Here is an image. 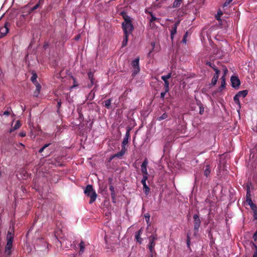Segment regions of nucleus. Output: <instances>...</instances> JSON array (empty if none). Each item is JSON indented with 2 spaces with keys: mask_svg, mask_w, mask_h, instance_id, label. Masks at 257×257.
<instances>
[{
  "mask_svg": "<svg viewBox=\"0 0 257 257\" xmlns=\"http://www.w3.org/2000/svg\"><path fill=\"white\" fill-rule=\"evenodd\" d=\"M179 23L177 22L175 24H174L173 25V27L172 28V30L171 31V38L173 40L174 38V36L177 33V27L178 26Z\"/></svg>",
  "mask_w": 257,
  "mask_h": 257,
  "instance_id": "nucleus-13",
  "label": "nucleus"
},
{
  "mask_svg": "<svg viewBox=\"0 0 257 257\" xmlns=\"http://www.w3.org/2000/svg\"><path fill=\"white\" fill-rule=\"evenodd\" d=\"M246 202L249 206H250V204H251L253 203V202H252L251 199L250 197V194H249L248 190H247V194H246Z\"/></svg>",
  "mask_w": 257,
  "mask_h": 257,
  "instance_id": "nucleus-26",
  "label": "nucleus"
},
{
  "mask_svg": "<svg viewBox=\"0 0 257 257\" xmlns=\"http://www.w3.org/2000/svg\"><path fill=\"white\" fill-rule=\"evenodd\" d=\"M214 63H216V64H220V63H221V62L219 61H214L213 60L212 57H211L210 59V61H207L205 64L210 65V64H214Z\"/></svg>",
  "mask_w": 257,
  "mask_h": 257,
  "instance_id": "nucleus-23",
  "label": "nucleus"
},
{
  "mask_svg": "<svg viewBox=\"0 0 257 257\" xmlns=\"http://www.w3.org/2000/svg\"><path fill=\"white\" fill-rule=\"evenodd\" d=\"M239 97L236 94L234 96L233 100H234V102H235V103H236L237 104H238V105L240 106V102H239Z\"/></svg>",
  "mask_w": 257,
  "mask_h": 257,
  "instance_id": "nucleus-30",
  "label": "nucleus"
},
{
  "mask_svg": "<svg viewBox=\"0 0 257 257\" xmlns=\"http://www.w3.org/2000/svg\"><path fill=\"white\" fill-rule=\"evenodd\" d=\"M212 68L215 71V74L214 75L213 78L218 80L220 71L218 69H217L216 67H212Z\"/></svg>",
  "mask_w": 257,
  "mask_h": 257,
  "instance_id": "nucleus-25",
  "label": "nucleus"
},
{
  "mask_svg": "<svg viewBox=\"0 0 257 257\" xmlns=\"http://www.w3.org/2000/svg\"><path fill=\"white\" fill-rule=\"evenodd\" d=\"M139 71V65H134V71L132 73V76H135Z\"/></svg>",
  "mask_w": 257,
  "mask_h": 257,
  "instance_id": "nucleus-21",
  "label": "nucleus"
},
{
  "mask_svg": "<svg viewBox=\"0 0 257 257\" xmlns=\"http://www.w3.org/2000/svg\"><path fill=\"white\" fill-rule=\"evenodd\" d=\"M40 91H36V90H35V91H34V96H35V97H38V95H39V93H40Z\"/></svg>",
  "mask_w": 257,
  "mask_h": 257,
  "instance_id": "nucleus-49",
  "label": "nucleus"
},
{
  "mask_svg": "<svg viewBox=\"0 0 257 257\" xmlns=\"http://www.w3.org/2000/svg\"><path fill=\"white\" fill-rule=\"evenodd\" d=\"M199 113L200 114H203L204 112V107H203V105L200 103L199 104Z\"/></svg>",
  "mask_w": 257,
  "mask_h": 257,
  "instance_id": "nucleus-31",
  "label": "nucleus"
},
{
  "mask_svg": "<svg viewBox=\"0 0 257 257\" xmlns=\"http://www.w3.org/2000/svg\"><path fill=\"white\" fill-rule=\"evenodd\" d=\"M21 123L20 122V120H17L15 124V125L14 126H13L12 127V128L10 130V133L18 129L19 128H20V127L21 126Z\"/></svg>",
  "mask_w": 257,
  "mask_h": 257,
  "instance_id": "nucleus-17",
  "label": "nucleus"
},
{
  "mask_svg": "<svg viewBox=\"0 0 257 257\" xmlns=\"http://www.w3.org/2000/svg\"><path fill=\"white\" fill-rule=\"evenodd\" d=\"M149 188L146 185V193L149 191Z\"/></svg>",
  "mask_w": 257,
  "mask_h": 257,
  "instance_id": "nucleus-60",
  "label": "nucleus"
},
{
  "mask_svg": "<svg viewBox=\"0 0 257 257\" xmlns=\"http://www.w3.org/2000/svg\"><path fill=\"white\" fill-rule=\"evenodd\" d=\"M210 171V166L209 165H207L204 170V175L207 177L209 175Z\"/></svg>",
  "mask_w": 257,
  "mask_h": 257,
  "instance_id": "nucleus-24",
  "label": "nucleus"
},
{
  "mask_svg": "<svg viewBox=\"0 0 257 257\" xmlns=\"http://www.w3.org/2000/svg\"><path fill=\"white\" fill-rule=\"evenodd\" d=\"M13 239V234H12V232L8 231L7 235V243L5 249V254L7 256H9L11 254V249L12 248Z\"/></svg>",
  "mask_w": 257,
  "mask_h": 257,
  "instance_id": "nucleus-2",
  "label": "nucleus"
},
{
  "mask_svg": "<svg viewBox=\"0 0 257 257\" xmlns=\"http://www.w3.org/2000/svg\"><path fill=\"white\" fill-rule=\"evenodd\" d=\"M79 247H80V252H83L85 249V244L84 242L81 240L80 243H79Z\"/></svg>",
  "mask_w": 257,
  "mask_h": 257,
  "instance_id": "nucleus-27",
  "label": "nucleus"
},
{
  "mask_svg": "<svg viewBox=\"0 0 257 257\" xmlns=\"http://www.w3.org/2000/svg\"><path fill=\"white\" fill-rule=\"evenodd\" d=\"M44 2V0H39L37 4L38 5L39 7H40L42 6V5H43Z\"/></svg>",
  "mask_w": 257,
  "mask_h": 257,
  "instance_id": "nucleus-46",
  "label": "nucleus"
},
{
  "mask_svg": "<svg viewBox=\"0 0 257 257\" xmlns=\"http://www.w3.org/2000/svg\"><path fill=\"white\" fill-rule=\"evenodd\" d=\"M223 15V13L221 12V11L219 10L217 12V14L215 16V19L219 21L221 20L220 17Z\"/></svg>",
  "mask_w": 257,
  "mask_h": 257,
  "instance_id": "nucleus-29",
  "label": "nucleus"
},
{
  "mask_svg": "<svg viewBox=\"0 0 257 257\" xmlns=\"http://www.w3.org/2000/svg\"><path fill=\"white\" fill-rule=\"evenodd\" d=\"M248 93V91L247 90H242V91H239L237 93V95L239 97H242L243 98L245 97L247 94Z\"/></svg>",
  "mask_w": 257,
  "mask_h": 257,
  "instance_id": "nucleus-18",
  "label": "nucleus"
},
{
  "mask_svg": "<svg viewBox=\"0 0 257 257\" xmlns=\"http://www.w3.org/2000/svg\"><path fill=\"white\" fill-rule=\"evenodd\" d=\"M139 60H140L139 58H137L135 60L132 61L131 64H139Z\"/></svg>",
  "mask_w": 257,
  "mask_h": 257,
  "instance_id": "nucleus-37",
  "label": "nucleus"
},
{
  "mask_svg": "<svg viewBox=\"0 0 257 257\" xmlns=\"http://www.w3.org/2000/svg\"><path fill=\"white\" fill-rule=\"evenodd\" d=\"M188 32H187L184 35V37H183V40H182V42L183 43H186V41H187V35H188Z\"/></svg>",
  "mask_w": 257,
  "mask_h": 257,
  "instance_id": "nucleus-40",
  "label": "nucleus"
},
{
  "mask_svg": "<svg viewBox=\"0 0 257 257\" xmlns=\"http://www.w3.org/2000/svg\"><path fill=\"white\" fill-rule=\"evenodd\" d=\"M115 157H113V155L111 156L110 158H109V162H110L113 158H114Z\"/></svg>",
  "mask_w": 257,
  "mask_h": 257,
  "instance_id": "nucleus-61",
  "label": "nucleus"
},
{
  "mask_svg": "<svg viewBox=\"0 0 257 257\" xmlns=\"http://www.w3.org/2000/svg\"><path fill=\"white\" fill-rule=\"evenodd\" d=\"M223 71H224V75H223V76H225V75H226V74L227 73V71H227V69L226 68H224L223 69Z\"/></svg>",
  "mask_w": 257,
  "mask_h": 257,
  "instance_id": "nucleus-58",
  "label": "nucleus"
},
{
  "mask_svg": "<svg viewBox=\"0 0 257 257\" xmlns=\"http://www.w3.org/2000/svg\"><path fill=\"white\" fill-rule=\"evenodd\" d=\"M49 43L47 42H45L43 45V48L44 50H46L47 49V48L49 47Z\"/></svg>",
  "mask_w": 257,
  "mask_h": 257,
  "instance_id": "nucleus-41",
  "label": "nucleus"
},
{
  "mask_svg": "<svg viewBox=\"0 0 257 257\" xmlns=\"http://www.w3.org/2000/svg\"><path fill=\"white\" fill-rule=\"evenodd\" d=\"M225 78L224 76H222L221 78V85L219 88L220 91H222L225 87Z\"/></svg>",
  "mask_w": 257,
  "mask_h": 257,
  "instance_id": "nucleus-16",
  "label": "nucleus"
},
{
  "mask_svg": "<svg viewBox=\"0 0 257 257\" xmlns=\"http://www.w3.org/2000/svg\"><path fill=\"white\" fill-rule=\"evenodd\" d=\"M112 99V98H109L104 101V106L107 108H110V105Z\"/></svg>",
  "mask_w": 257,
  "mask_h": 257,
  "instance_id": "nucleus-20",
  "label": "nucleus"
},
{
  "mask_svg": "<svg viewBox=\"0 0 257 257\" xmlns=\"http://www.w3.org/2000/svg\"><path fill=\"white\" fill-rule=\"evenodd\" d=\"M31 73L32 74V76L31 78V80L34 84L37 83L38 82L37 81V74L36 72L35 71L33 70V71H32Z\"/></svg>",
  "mask_w": 257,
  "mask_h": 257,
  "instance_id": "nucleus-15",
  "label": "nucleus"
},
{
  "mask_svg": "<svg viewBox=\"0 0 257 257\" xmlns=\"http://www.w3.org/2000/svg\"><path fill=\"white\" fill-rule=\"evenodd\" d=\"M10 114V111H5L4 113V115H9Z\"/></svg>",
  "mask_w": 257,
  "mask_h": 257,
  "instance_id": "nucleus-57",
  "label": "nucleus"
},
{
  "mask_svg": "<svg viewBox=\"0 0 257 257\" xmlns=\"http://www.w3.org/2000/svg\"><path fill=\"white\" fill-rule=\"evenodd\" d=\"M250 207L252 210H254L257 209V207H256V205L255 204H254L253 203L251 204H250Z\"/></svg>",
  "mask_w": 257,
  "mask_h": 257,
  "instance_id": "nucleus-42",
  "label": "nucleus"
},
{
  "mask_svg": "<svg viewBox=\"0 0 257 257\" xmlns=\"http://www.w3.org/2000/svg\"><path fill=\"white\" fill-rule=\"evenodd\" d=\"M109 190L111 192V195H115L114 188L112 185L109 186Z\"/></svg>",
  "mask_w": 257,
  "mask_h": 257,
  "instance_id": "nucleus-33",
  "label": "nucleus"
},
{
  "mask_svg": "<svg viewBox=\"0 0 257 257\" xmlns=\"http://www.w3.org/2000/svg\"><path fill=\"white\" fill-rule=\"evenodd\" d=\"M124 22L122 23V28L124 34H130L134 29L131 18L126 15H123Z\"/></svg>",
  "mask_w": 257,
  "mask_h": 257,
  "instance_id": "nucleus-1",
  "label": "nucleus"
},
{
  "mask_svg": "<svg viewBox=\"0 0 257 257\" xmlns=\"http://www.w3.org/2000/svg\"><path fill=\"white\" fill-rule=\"evenodd\" d=\"M94 72L93 71H89L88 72L87 75L88 79L90 80V83H88L87 84V87L88 88H91L92 87L93 85H95L96 86V81H95V79L94 78Z\"/></svg>",
  "mask_w": 257,
  "mask_h": 257,
  "instance_id": "nucleus-6",
  "label": "nucleus"
},
{
  "mask_svg": "<svg viewBox=\"0 0 257 257\" xmlns=\"http://www.w3.org/2000/svg\"><path fill=\"white\" fill-rule=\"evenodd\" d=\"M72 79L73 80V85L71 86V88H74L78 86V83L77 81H76V79L72 77Z\"/></svg>",
  "mask_w": 257,
  "mask_h": 257,
  "instance_id": "nucleus-34",
  "label": "nucleus"
},
{
  "mask_svg": "<svg viewBox=\"0 0 257 257\" xmlns=\"http://www.w3.org/2000/svg\"><path fill=\"white\" fill-rule=\"evenodd\" d=\"M166 117H167V115L166 114H164L162 116L159 117V120L165 119Z\"/></svg>",
  "mask_w": 257,
  "mask_h": 257,
  "instance_id": "nucleus-52",
  "label": "nucleus"
},
{
  "mask_svg": "<svg viewBox=\"0 0 257 257\" xmlns=\"http://www.w3.org/2000/svg\"><path fill=\"white\" fill-rule=\"evenodd\" d=\"M143 228H141L135 235L136 239H137V241L140 243H141L143 241V239L140 237V235L143 233Z\"/></svg>",
  "mask_w": 257,
  "mask_h": 257,
  "instance_id": "nucleus-14",
  "label": "nucleus"
},
{
  "mask_svg": "<svg viewBox=\"0 0 257 257\" xmlns=\"http://www.w3.org/2000/svg\"><path fill=\"white\" fill-rule=\"evenodd\" d=\"M171 76L172 73H169L168 74L166 75H163L161 77V79L165 82V88L166 92H168L169 91V82L168 79L171 78Z\"/></svg>",
  "mask_w": 257,
  "mask_h": 257,
  "instance_id": "nucleus-8",
  "label": "nucleus"
},
{
  "mask_svg": "<svg viewBox=\"0 0 257 257\" xmlns=\"http://www.w3.org/2000/svg\"><path fill=\"white\" fill-rule=\"evenodd\" d=\"M182 0H175L173 4V8H177L180 7Z\"/></svg>",
  "mask_w": 257,
  "mask_h": 257,
  "instance_id": "nucleus-22",
  "label": "nucleus"
},
{
  "mask_svg": "<svg viewBox=\"0 0 257 257\" xmlns=\"http://www.w3.org/2000/svg\"><path fill=\"white\" fill-rule=\"evenodd\" d=\"M156 234H152L149 237V244L148 247L151 252V257H153L154 253H155L154 246L155 245V241L157 239Z\"/></svg>",
  "mask_w": 257,
  "mask_h": 257,
  "instance_id": "nucleus-4",
  "label": "nucleus"
},
{
  "mask_svg": "<svg viewBox=\"0 0 257 257\" xmlns=\"http://www.w3.org/2000/svg\"><path fill=\"white\" fill-rule=\"evenodd\" d=\"M233 0H226L223 4V7L227 6Z\"/></svg>",
  "mask_w": 257,
  "mask_h": 257,
  "instance_id": "nucleus-39",
  "label": "nucleus"
},
{
  "mask_svg": "<svg viewBox=\"0 0 257 257\" xmlns=\"http://www.w3.org/2000/svg\"><path fill=\"white\" fill-rule=\"evenodd\" d=\"M166 92H166V91H165V92H162V93H161V97L162 98H163L164 97L165 95V94H166Z\"/></svg>",
  "mask_w": 257,
  "mask_h": 257,
  "instance_id": "nucleus-59",
  "label": "nucleus"
},
{
  "mask_svg": "<svg viewBox=\"0 0 257 257\" xmlns=\"http://www.w3.org/2000/svg\"><path fill=\"white\" fill-rule=\"evenodd\" d=\"M141 171H142V175H143V178L141 180V183L143 185V190H144L145 189V161H144L142 163Z\"/></svg>",
  "mask_w": 257,
  "mask_h": 257,
  "instance_id": "nucleus-12",
  "label": "nucleus"
},
{
  "mask_svg": "<svg viewBox=\"0 0 257 257\" xmlns=\"http://www.w3.org/2000/svg\"><path fill=\"white\" fill-rule=\"evenodd\" d=\"M96 86H95L89 94V96H91V98L90 99H92L94 98L95 95V91H96Z\"/></svg>",
  "mask_w": 257,
  "mask_h": 257,
  "instance_id": "nucleus-28",
  "label": "nucleus"
},
{
  "mask_svg": "<svg viewBox=\"0 0 257 257\" xmlns=\"http://www.w3.org/2000/svg\"><path fill=\"white\" fill-rule=\"evenodd\" d=\"M126 151V149L124 147L121 146V150L119 152L113 155V157L121 158L122 157Z\"/></svg>",
  "mask_w": 257,
  "mask_h": 257,
  "instance_id": "nucleus-11",
  "label": "nucleus"
},
{
  "mask_svg": "<svg viewBox=\"0 0 257 257\" xmlns=\"http://www.w3.org/2000/svg\"><path fill=\"white\" fill-rule=\"evenodd\" d=\"M26 133L24 132H21L19 134V136L21 137H25L26 136Z\"/></svg>",
  "mask_w": 257,
  "mask_h": 257,
  "instance_id": "nucleus-50",
  "label": "nucleus"
},
{
  "mask_svg": "<svg viewBox=\"0 0 257 257\" xmlns=\"http://www.w3.org/2000/svg\"><path fill=\"white\" fill-rule=\"evenodd\" d=\"M253 212V218L254 219H257V208L254 210Z\"/></svg>",
  "mask_w": 257,
  "mask_h": 257,
  "instance_id": "nucleus-43",
  "label": "nucleus"
},
{
  "mask_svg": "<svg viewBox=\"0 0 257 257\" xmlns=\"http://www.w3.org/2000/svg\"><path fill=\"white\" fill-rule=\"evenodd\" d=\"M128 36L129 34H124L123 40L122 42V47H123L127 45Z\"/></svg>",
  "mask_w": 257,
  "mask_h": 257,
  "instance_id": "nucleus-19",
  "label": "nucleus"
},
{
  "mask_svg": "<svg viewBox=\"0 0 257 257\" xmlns=\"http://www.w3.org/2000/svg\"><path fill=\"white\" fill-rule=\"evenodd\" d=\"M132 127L128 126L126 127V132L125 136L123 139L121 146L125 147V146L128 143V141L131 140L130 132L132 131Z\"/></svg>",
  "mask_w": 257,
  "mask_h": 257,
  "instance_id": "nucleus-5",
  "label": "nucleus"
},
{
  "mask_svg": "<svg viewBox=\"0 0 257 257\" xmlns=\"http://www.w3.org/2000/svg\"><path fill=\"white\" fill-rule=\"evenodd\" d=\"M34 10H32V8L29 10V14L32 13Z\"/></svg>",
  "mask_w": 257,
  "mask_h": 257,
  "instance_id": "nucleus-64",
  "label": "nucleus"
},
{
  "mask_svg": "<svg viewBox=\"0 0 257 257\" xmlns=\"http://www.w3.org/2000/svg\"><path fill=\"white\" fill-rule=\"evenodd\" d=\"M115 195H111V199H112V202L114 203L116 202V198H115Z\"/></svg>",
  "mask_w": 257,
  "mask_h": 257,
  "instance_id": "nucleus-47",
  "label": "nucleus"
},
{
  "mask_svg": "<svg viewBox=\"0 0 257 257\" xmlns=\"http://www.w3.org/2000/svg\"><path fill=\"white\" fill-rule=\"evenodd\" d=\"M155 45V43L154 42H152L151 43V48L152 49H154Z\"/></svg>",
  "mask_w": 257,
  "mask_h": 257,
  "instance_id": "nucleus-56",
  "label": "nucleus"
},
{
  "mask_svg": "<svg viewBox=\"0 0 257 257\" xmlns=\"http://www.w3.org/2000/svg\"><path fill=\"white\" fill-rule=\"evenodd\" d=\"M231 86L232 87L236 88H238L240 84V82L238 78L236 76H233L230 79Z\"/></svg>",
  "mask_w": 257,
  "mask_h": 257,
  "instance_id": "nucleus-9",
  "label": "nucleus"
},
{
  "mask_svg": "<svg viewBox=\"0 0 257 257\" xmlns=\"http://www.w3.org/2000/svg\"><path fill=\"white\" fill-rule=\"evenodd\" d=\"M145 217H146V221L147 222V223L148 224L149 220L150 219V215H148L146 214Z\"/></svg>",
  "mask_w": 257,
  "mask_h": 257,
  "instance_id": "nucleus-54",
  "label": "nucleus"
},
{
  "mask_svg": "<svg viewBox=\"0 0 257 257\" xmlns=\"http://www.w3.org/2000/svg\"><path fill=\"white\" fill-rule=\"evenodd\" d=\"M38 8H39V5L36 4L34 7L32 8V10L35 11V10H37Z\"/></svg>",
  "mask_w": 257,
  "mask_h": 257,
  "instance_id": "nucleus-53",
  "label": "nucleus"
},
{
  "mask_svg": "<svg viewBox=\"0 0 257 257\" xmlns=\"http://www.w3.org/2000/svg\"><path fill=\"white\" fill-rule=\"evenodd\" d=\"M194 219V228L196 232H198V229L200 226L201 221L199 216L197 214H194L193 215Z\"/></svg>",
  "mask_w": 257,
  "mask_h": 257,
  "instance_id": "nucleus-7",
  "label": "nucleus"
},
{
  "mask_svg": "<svg viewBox=\"0 0 257 257\" xmlns=\"http://www.w3.org/2000/svg\"><path fill=\"white\" fill-rule=\"evenodd\" d=\"M84 194L87 196L90 197L89 203L92 204L93 203L97 197V194L93 188L92 185H87L84 191Z\"/></svg>",
  "mask_w": 257,
  "mask_h": 257,
  "instance_id": "nucleus-3",
  "label": "nucleus"
},
{
  "mask_svg": "<svg viewBox=\"0 0 257 257\" xmlns=\"http://www.w3.org/2000/svg\"><path fill=\"white\" fill-rule=\"evenodd\" d=\"M36 86V91H40V90H41V85L38 83H36L34 84Z\"/></svg>",
  "mask_w": 257,
  "mask_h": 257,
  "instance_id": "nucleus-35",
  "label": "nucleus"
},
{
  "mask_svg": "<svg viewBox=\"0 0 257 257\" xmlns=\"http://www.w3.org/2000/svg\"><path fill=\"white\" fill-rule=\"evenodd\" d=\"M44 2V0H39L37 4L38 5L39 7H40L42 6V5H43Z\"/></svg>",
  "mask_w": 257,
  "mask_h": 257,
  "instance_id": "nucleus-45",
  "label": "nucleus"
},
{
  "mask_svg": "<svg viewBox=\"0 0 257 257\" xmlns=\"http://www.w3.org/2000/svg\"><path fill=\"white\" fill-rule=\"evenodd\" d=\"M149 14H150L151 16V19L150 20V22H151V24H152V23L156 20V18L150 12H149Z\"/></svg>",
  "mask_w": 257,
  "mask_h": 257,
  "instance_id": "nucleus-36",
  "label": "nucleus"
},
{
  "mask_svg": "<svg viewBox=\"0 0 257 257\" xmlns=\"http://www.w3.org/2000/svg\"><path fill=\"white\" fill-rule=\"evenodd\" d=\"M57 100V108H58V112L59 111V108H60L61 106V102L60 100H58V99Z\"/></svg>",
  "mask_w": 257,
  "mask_h": 257,
  "instance_id": "nucleus-44",
  "label": "nucleus"
},
{
  "mask_svg": "<svg viewBox=\"0 0 257 257\" xmlns=\"http://www.w3.org/2000/svg\"><path fill=\"white\" fill-rule=\"evenodd\" d=\"M253 257H257V251H255L253 255Z\"/></svg>",
  "mask_w": 257,
  "mask_h": 257,
  "instance_id": "nucleus-62",
  "label": "nucleus"
},
{
  "mask_svg": "<svg viewBox=\"0 0 257 257\" xmlns=\"http://www.w3.org/2000/svg\"><path fill=\"white\" fill-rule=\"evenodd\" d=\"M217 81V80H216L215 79H214V78H212V81H211V84L213 85H215L216 84Z\"/></svg>",
  "mask_w": 257,
  "mask_h": 257,
  "instance_id": "nucleus-48",
  "label": "nucleus"
},
{
  "mask_svg": "<svg viewBox=\"0 0 257 257\" xmlns=\"http://www.w3.org/2000/svg\"><path fill=\"white\" fill-rule=\"evenodd\" d=\"M253 238L255 241L257 239V231H255V232L253 234Z\"/></svg>",
  "mask_w": 257,
  "mask_h": 257,
  "instance_id": "nucleus-51",
  "label": "nucleus"
},
{
  "mask_svg": "<svg viewBox=\"0 0 257 257\" xmlns=\"http://www.w3.org/2000/svg\"><path fill=\"white\" fill-rule=\"evenodd\" d=\"M39 242H40L42 244V245H43L44 249L46 250L47 247V244L46 243V242L41 240H40Z\"/></svg>",
  "mask_w": 257,
  "mask_h": 257,
  "instance_id": "nucleus-38",
  "label": "nucleus"
},
{
  "mask_svg": "<svg viewBox=\"0 0 257 257\" xmlns=\"http://www.w3.org/2000/svg\"><path fill=\"white\" fill-rule=\"evenodd\" d=\"M50 145V144H45L42 148H41L39 150V153H42L43 152V151L44 150V149H45L46 148L49 147Z\"/></svg>",
  "mask_w": 257,
  "mask_h": 257,
  "instance_id": "nucleus-32",
  "label": "nucleus"
},
{
  "mask_svg": "<svg viewBox=\"0 0 257 257\" xmlns=\"http://www.w3.org/2000/svg\"><path fill=\"white\" fill-rule=\"evenodd\" d=\"M139 163H135L134 165L135 166V167L136 168H138L137 165H139Z\"/></svg>",
  "mask_w": 257,
  "mask_h": 257,
  "instance_id": "nucleus-63",
  "label": "nucleus"
},
{
  "mask_svg": "<svg viewBox=\"0 0 257 257\" xmlns=\"http://www.w3.org/2000/svg\"><path fill=\"white\" fill-rule=\"evenodd\" d=\"M9 25L8 23H6L5 26L0 29V37H4L8 34L9 32L8 26Z\"/></svg>",
  "mask_w": 257,
  "mask_h": 257,
  "instance_id": "nucleus-10",
  "label": "nucleus"
},
{
  "mask_svg": "<svg viewBox=\"0 0 257 257\" xmlns=\"http://www.w3.org/2000/svg\"><path fill=\"white\" fill-rule=\"evenodd\" d=\"M112 180H113V179L112 178H108V183H109V186L112 185Z\"/></svg>",
  "mask_w": 257,
  "mask_h": 257,
  "instance_id": "nucleus-55",
  "label": "nucleus"
}]
</instances>
